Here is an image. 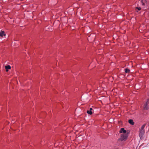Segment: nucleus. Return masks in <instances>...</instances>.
Wrapping results in <instances>:
<instances>
[{
    "mask_svg": "<svg viewBox=\"0 0 149 149\" xmlns=\"http://www.w3.org/2000/svg\"><path fill=\"white\" fill-rule=\"evenodd\" d=\"M128 136L127 134H122L120 138L119 139V140L121 141H125L127 139Z\"/></svg>",
    "mask_w": 149,
    "mask_h": 149,
    "instance_id": "f257e3e1",
    "label": "nucleus"
},
{
    "mask_svg": "<svg viewBox=\"0 0 149 149\" xmlns=\"http://www.w3.org/2000/svg\"><path fill=\"white\" fill-rule=\"evenodd\" d=\"M143 109L145 110H148L149 109V99H147L144 103L143 105Z\"/></svg>",
    "mask_w": 149,
    "mask_h": 149,
    "instance_id": "f03ea898",
    "label": "nucleus"
},
{
    "mask_svg": "<svg viewBox=\"0 0 149 149\" xmlns=\"http://www.w3.org/2000/svg\"><path fill=\"white\" fill-rule=\"evenodd\" d=\"M144 132L145 131L144 130L140 129L139 134L140 137H142L144 134Z\"/></svg>",
    "mask_w": 149,
    "mask_h": 149,
    "instance_id": "7ed1b4c3",
    "label": "nucleus"
},
{
    "mask_svg": "<svg viewBox=\"0 0 149 149\" xmlns=\"http://www.w3.org/2000/svg\"><path fill=\"white\" fill-rule=\"evenodd\" d=\"M120 133H123V134H126V131L125 130L124 128H121L120 129Z\"/></svg>",
    "mask_w": 149,
    "mask_h": 149,
    "instance_id": "20e7f679",
    "label": "nucleus"
},
{
    "mask_svg": "<svg viewBox=\"0 0 149 149\" xmlns=\"http://www.w3.org/2000/svg\"><path fill=\"white\" fill-rule=\"evenodd\" d=\"M93 109L91 108H90L89 109V110H88L87 111V112L88 114H89L90 115H91L92 114V111L93 110Z\"/></svg>",
    "mask_w": 149,
    "mask_h": 149,
    "instance_id": "39448f33",
    "label": "nucleus"
},
{
    "mask_svg": "<svg viewBox=\"0 0 149 149\" xmlns=\"http://www.w3.org/2000/svg\"><path fill=\"white\" fill-rule=\"evenodd\" d=\"M128 122L130 124L132 125H134V122L132 119L129 120H128Z\"/></svg>",
    "mask_w": 149,
    "mask_h": 149,
    "instance_id": "423d86ee",
    "label": "nucleus"
},
{
    "mask_svg": "<svg viewBox=\"0 0 149 149\" xmlns=\"http://www.w3.org/2000/svg\"><path fill=\"white\" fill-rule=\"evenodd\" d=\"M5 68L6 69V71L8 72V69H10L11 67L9 65H8L7 66H5Z\"/></svg>",
    "mask_w": 149,
    "mask_h": 149,
    "instance_id": "0eeeda50",
    "label": "nucleus"
},
{
    "mask_svg": "<svg viewBox=\"0 0 149 149\" xmlns=\"http://www.w3.org/2000/svg\"><path fill=\"white\" fill-rule=\"evenodd\" d=\"M6 34L4 33V32L3 31H2L0 32V36L3 37V36H5Z\"/></svg>",
    "mask_w": 149,
    "mask_h": 149,
    "instance_id": "6e6552de",
    "label": "nucleus"
},
{
    "mask_svg": "<svg viewBox=\"0 0 149 149\" xmlns=\"http://www.w3.org/2000/svg\"><path fill=\"white\" fill-rule=\"evenodd\" d=\"M146 125V124L145 123L143 124L141 127L140 129L144 130V127H145Z\"/></svg>",
    "mask_w": 149,
    "mask_h": 149,
    "instance_id": "1a4fd4ad",
    "label": "nucleus"
},
{
    "mask_svg": "<svg viewBox=\"0 0 149 149\" xmlns=\"http://www.w3.org/2000/svg\"><path fill=\"white\" fill-rule=\"evenodd\" d=\"M130 71V70L126 68L125 70V73H127Z\"/></svg>",
    "mask_w": 149,
    "mask_h": 149,
    "instance_id": "9d476101",
    "label": "nucleus"
},
{
    "mask_svg": "<svg viewBox=\"0 0 149 149\" xmlns=\"http://www.w3.org/2000/svg\"><path fill=\"white\" fill-rule=\"evenodd\" d=\"M136 8L138 10H141V8L140 7H136Z\"/></svg>",
    "mask_w": 149,
    "mask_h": 149,
    "instance_id": "9b49d317",
    "label": "nucleus"
}]
</instances>
